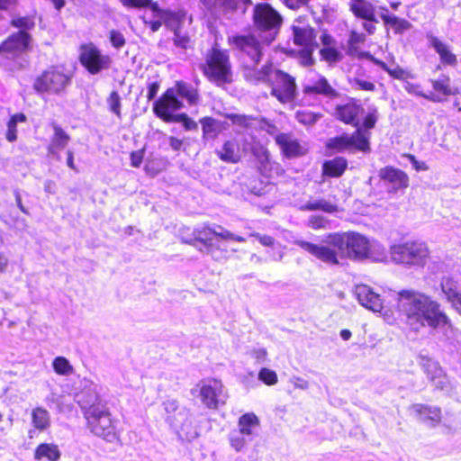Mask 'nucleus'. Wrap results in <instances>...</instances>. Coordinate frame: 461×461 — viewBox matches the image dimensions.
I'll return each mask as SVG.
<instances>
[{
    "mask_svg": "<svg viewBox=\"0 0 461 461\" xmlns=\"http://www.w3.org/2000/svg\"><path fill=\"white\" fill-rule=\"evenodd\" d=\"M394 308L399 321L411 331L418 332L425 326L433 330L444 326L452 328L441 304L422 292L414 289L398 291Z\"/></svg>",
    "mask_w": 461,
    "mask_h": 461,
    "instance_id": "1",
    "label": "nucleus"
},
{
    "mask_svg": "<svg viewBox=\"0 0 461 461\" xmlns=\"http://www.w3.org/2000/svg\"><path fill=\"white\" fill-rule=\"evenodd\" d=\"M379 118L376 108H371L365 115L361 128H357L348 134L344 132L328 140L326 149L334 152L341 153L344 151L361 152L367 154L371 152V132Z\"/></svg>",
    "mask_w": 461,
    "mask_h": 461,
    "instance_id": "2",
    "label": "nucleus"
},
{
    "mask_svg": "<svg viewBox=\"0 0 461 461\" xmlns=\"http://www.w3.org/2000/svg\"><path fill=\"white\" fill-rule=\"evenodd\" d=\"M199 68L203 77L217 87L225 88L235 81L230 52L217 44L207 50Z\"/></svg>",
    "mask_w": 461,
    "mask_h": 461,
    "instance_id": "3",
    "label": "nucleus"
},
{
    "mask_svg": "<svg viewBox=\"0 0 461 461\" xmlns=\"http://www.w3.org/2000/svg\"><path fill=\"white\" fill-rule=\"evenodd\" d=\"M213 237H219L222 240H230L238 242H244L246 239L242 236H237L230 230L217 232L208 226L196 228L193 230V236L183 240V242L195 247L199 251L211 255L212 258L220 261L229 258V251L225 247L213 242Z\"/></svg>",
    "mask_w": 461,
    "mask_h": 461,
    "instance_id": "4",
    "label": "nucleus"
},
{
    "mask_svg": "<svg viewBox=\"0 0 461 461\" xmlns=\"http://www.w3.org/2000/svg\"><path fill=\"white\" fill-rule=\"evenodd\" d=\"M347 232H331L325 236V245H317L306 240H297L296 245L319 260L331 265L339 263V257L349 259Z\"/></svg>",
    "mask_w": 461,
    "mask_h": 461,
    "instance_id": "5",
    "label": "nucleus"
},
{
    "mask_svg": "<svg viewBox=\"0 0 461 461\" xmlns=\"http://www.w3.org/2000/svg\"><path fill=\"white\" fill-rule=\"evenodd\" d=\"M32 37L29 32L18 31L12 33L0 43V61L9 70L23 69L25 65L20 56L32 49Z\"/></svg>",
    "mask_w": 461,
    "mask_h": 461,
    "instance_id": "6",
    "label": "nucleus"
},
{
    "mask_svg": "<svg viewBox=\"0 0 461 461\" xmlns=\"http://www.w3.org/2000/svg\"><path fill=\"white\" fill-rule=\"evenodd\" d=\"M252 22L256 30L266 34L265 39L270 43L279 32L283 17L270 4L258 3L253 7Z\"/></svg>",
    "mask_w": 461,
    "mask_h": 461,
    "instance_id": "7",
    "label": "nucleus"
},
{
    "mask_svg": "<svg viewBox=\"0 0 461 461\" xmlns=\"http://www.w3.org/2000/svg\"><path fill=\"white\" fill-rule=\"evenodd\" d=\"M179 98L185 100L189 105H196L200 100L199 90L191 83L183 80L176 81L175 85L167 88L154 103V108L182 109L184 104Z\"/></svg>",
    "mask_w": 461,
    "mask_h": 461,
    "instance_id": "8",
    "label": "nucleus"
},
{
    "mask_svg": "<svg viewBox=\"0 0 461 461\" xmlns=\"http://www.w3.org/2000/svg\"><path fill=\"white\" fill-rule=\"evenodd\" d=\"M390 253L392 260L397 264L421 267L426 265L430 256L427 244L417 240L395 244L391 247Z\"/></svg>",
    "mask_w": 461,
    "mask_h": 461,
    "instance_id": "9",
    "label": "nucleus"
},
{
    "mask_svg": "<svg viewBox=\"0 0 461 461\" xmlns=\"http://www.w3.org/2000/svg\"><path fill=\"white\" fill-rule=\"evenodd\" d=\"M227 43L239 57L250 61L253 67L258 66L262 59L263 42L252 32L229 36Z\"/></svg>",
    "mask_w": 461,
    "mask_h": 461,
    "instance_id": "10",
    "label": "nucleus"
},
{
    "mask_svg": "<svg viewBox=\"0 0 461 461\" xmlns=\"http://www.w3.org/2000/svg\"><path fill=\"white\" fill-rule=\"evenodd\" d=\"M71 83V76L60 67H50L42 72L33 83L34 90L39 94H61Z\"/></svg>",
    "mask_w": 461,
    "mask_h": 461,
    "instance_id": "11",
    "label": "nucleus"
},
{
    "mask_svg": "<svg viewBox=\"0 0 461 461\" xmlns=\"http://www.w3.org/2000/svg\"><path fill=\"white\" fill-rule=\"evenodd\" d=\"M267 85L270 87V95L281 104L291 103L296 96L295 78L283 70L275 68Z\"/></svg>",
    "mask_w": 461,
    "mask_h": 461,
    "instance_id": "12",
    "label": "nucleus"
},
{
    "mask_svg": "<svg viewBox=\"0 0 461 461\" xmlns=\"http://www.w3.org/2000/svg\"><path fill=\"white\" fill-rule=\"evenodd\" d=\"M199 397L207 408L216 410L225 404L226 393L221 380L209 377L202 379L197 384Z\"/></svg>",
    "mask_w": 461,
    "mask_h": 461,
    "instance_id": "13",
    "label": "nucleus"
},
{
    "mask_svg": "<svg viewBox=\"0 0 461 461\" xmlns=\"http://www.w3.org/2000/svg\"><path fill=\"white\" fill-rule=\"evenodd\" d=\"M86 420L87 427L95 435L108 442H113L117 438L111 414L106 407L96 412H89V416Z\"/></svg>",
    "mask_w": 461,
    "mask_h": 461,
    "instance_id": "14",
    "label": "nucleus"
},
{
    "mask_svg": "<svg viewBox=\"0 0 461 461\" xmlns=\"http://www.w3.org/2000/svg\"><path fill=\"white\" fill-rule=\"evenodd\" d=\"M293 42L300 48H319L318 31L309 23L307 15L298 16L291 26Z\"/></svg>",
    "mask_w": 461,
    "mask_h": 461,
    "instance_id": "15",
    "label": "nucleus"
},
{
    "mask_svg": "<svg viewBox=\"0 0 461 461\" xmlns=\"http://www.w3.org/2000/svg\"><path fill=\"white\" fill-rule=\"evenodd\" d=\"M365 113V108L360 101L354 97H349L347 102L338 104L334 107V118L346 125L361 128L360 119Z\"/></svg>",
    "mask_w": 461,
    "mask_h": 461,
    "instance_id": "16",
    "label": "nucleus"
},
{
    "mask_svg": "<svg viewBox=\"0 0 461 461\" xmlns=\"http://www.w3.org/2000/svg\"><path fill=\"white\" fill-rule=\"evenodd\" d=\"M80 62L89 73L97 74L110 67L111 59L93 44H86L81 47Z\"/></svg>",
    "mask_w": 461,
    "mask_h": 461,
    "instance_id": "17",
    "label": "nucleus"
},
{
    "mask_svg": "<svg viewBox=\"0 0 461 461\" xmlns=\"http://www.w3.org/2000/svg\"><path fill=\"white\" fill-rule=\"evenodd\" d=\"M248 143L237 138H230L222 143L220 149L215 150L218 158L227 164H238L248 153Z\"/></svg>",
    "mask_w": 461,
    "mask_h": 461,
    "instance_id": "18",
    "label": "nucleus"
},
{
    "mask_svg": "<svg viewBox=\"0 0 461 461\" xmlns=\"http://www.w3.org/2000/svg\"><path fill=\"white\" fill-rule=\"evenodd\" d=\"M274 140L281 154L286 158H300L306 155L308 151L305 145L292 132H280L275 136Z\"/></svg>",
    "mask_w": 461,
    "mask_h": 461,
    "instance_id": "19",
    "label": "nucleus"
},
{
    "mask_svg": "<svg viewBox=\"0 0 461 461\" xmlns=\"http://www.w3.org/2000/svg\"><path fill=\"white\" fill-rule=\"evenodd\" d=\"M320 40L322 45L319 51L321 60L327 62L329 65H334L343 59L344 55L336 39L327 29L321 31Z\"/></svg>",
    "mask_w": 461,
    "mask_h": 461,
    "instance_id": "20",
    "label": "nucleus"
},
{
    "mask_svg": "<svg viewBox=\"0 0 461 461\" xmlns=\"http://www.w3.org/2000/svg\"><path fill=\"white\" fill-rule=\"evenodd\" d=\"M378 176L384 183L390 185V192L393 193L404 190L409 186L410 180L408 175L403 170L393 166L380 168Z\"/></svg>",
    "mask_w": 461,
    "mask_h": 461,
    "instance_id": "21",
    "label": "nucleus"
},
{
    "mask_svg": "<svg viewBox=\"0 0 461 461\" xmlns=\"http://www.w3.org/2000/svg\"><path fill=\"white\" fill-rule=\"evenodd\" d=\"M349 259L359 260L370 256L371 247L368 239L356 231H346Z\"/></svg>",
    "mask_w": 461,
    "mask_h": 461,
    "instance_id": "22",
    "label": "nucleus"
},
{
    "mask_svg": "<svg viewBox=\"0 0 461 461\" xmlns=\"http://www.w3.org/2000/svg\"><path fill=\"white\" fill-rule=\"evenodd\" d=\"M421 367L436 390H443L447 385V376L437 361L429 357H423L421 359Z\"/></svg>",
    "mask_w": 461,
    "mask_h": 461,
    "instance_id": "23",
    "label": "nucleus"
},
{
    "mask_svg": "<svg viewBox=\"0 0 461 461\" xmlns=\"http://www.w3.org/2000/svg\"><path fill=\"white\" fill-rule=\"evenodd\" d=\"M77 402L80 405L85 418L89 416V412H96L106 407L99 399L96 385L92 383L88 390H84L77 394Z\"/></svg>",
    "mask_w": 461,
    "mask_h": 461,
    "instance_id": "24",
    "label": "nucleus"
},
{
    "mask_svg": "<svg viewBox=\"0 0 461 461\" xmlns=\"http://www.w3.org/2000/svg\"><path fill=\"white\" fill-rule=\"evenodd\" d=\"M356 295L359 303L365 308L375 312H380L383 309V301L379 294L366 285H359L356 287Z\"/></svg>",
    "mask_w": 461,
    "mask_h": 461,
    "instance_id": "25",
    "label": "nucleus"
},
{
    "mask_svg": "<svg viewBox=\"0 0 461 461\" xmlns=\"http://www.w3.org/2000/svg\"><path fill=\"white\" fill-rule=\"evenodd\" d=\"M411 411L422 421L436 427L442 420V411L438 406L424 403H414L411 406Z\"/></svg>",
    "mask_w": 461,
    "mask_h": 461,
    "instance_id": "26",
    "label": "nucleus"
},
{
    "mask_svg": "<svg viewBox=\"0 0 461 461\" xmlns=\"http://www.w3.org/2000/svg\"><path fill=\"white\" fill-rule=\"evenodd\" d=\"M178 109L168 107L154 108L156 115L166 122H181L185 131H194L197 129V123L190 118L185 113L173 114L172 113Z\"/></svg>",
    "mask_w": 461,
    "mask_h": 461,
    "instance_id": "27",
    "label": "nucleus"
},
{
    "mask_svg": "<svg viewBox=\"0 0 461 461\" xmlns=\"http://www.w3.org/2000/svg\"><path fill=\"white\" fill-rule=\"evenodd\" d=\"M352 14L363 21L377 22L376 8L369 0H350L348 4Z\"/></svg>",
    "mask_w": 461,
    "mask_h": 461,
    "instance_id": "28",
    "label": "nucleus"
},
{
    "mask_svg": "<svg viewBox=\"0 0 461 461\" xmlns=\"http://www.w3.org/2000/svg\"><path fill=\"white\" fill-rule=\"evenodd\" d=\"M429 46L439 56L440 63L443 66L456 67L458 63L457 57L452 52L450 47L439 38L429 35Z\"/></svg>",
    "mask_w": 461,
    "mask_h": 461,
    "instance_id": "29",
    "label": "nucleus"
},
{
    "mask_svg": "<svg viewBox=\"0 0 461 461\" xmlns=\"http://www.w3.org/2000/svg\"><path fill=\"white\" fill-rule=\"evenodd\" d=\"M185 17V12L184 10L172 11L168 9L167 13L164 14L163 20H152L149 22V26L153 32H157L164 23L173 32L178 31L181 28Z\"/></svg>",
    "mask_w": 461,
    "mask_h": 461,
    "instance_id": "30",
    "label": "nucleus"
},
{
    "mask_svg": "<svg viewBox=\"0 0 461 461\" xmlns=\"http://www.w3.org/2000/svg\"><path fill=\"white\" fill-rule=\"evenodd\" d=\"M52 128L54 134L50 139V142L47 148L48 153L57 160H60L59 151L65 149L70 140L69 135L58 124L53 123Z\"/></svg>",
    "mask_w": 461,
    "mask_h": 461,
    "instance_id": "31",
    "label": "nucleus"
},
{
    "mask_svg": "<svg viewBox=\"0 0 461 461\" xmlns=\"http://www.w3.org/2000/svg\"><path fill=\"white\" fill-rule=\"evenodd\" d=\"M431 85L433 91L429 95H423L424 98L429 101L435 103L442 102L445 97L456 94V91L452 90L450 86V79L447 76H444L438 79H432Z\"/></svg>",
    "mask_w": 461,
    "mask_h": 461,
    "instance_id": "32",
    "label": "nucleus"
},
{
    "mask_svg": "<svg viewBox=\"0 0 461 461\" xmlns=\"http://www.w3.org/2000/svg\"><path fill=\"white\" fill-rule=\"evenodd\" d=\"M348 159L341 156L334 157L324 160L321 165V176L329 178H339L344 175L348 169Z\"/></svg>",
    "mask_w": 461,
    "mask_h": 461,
    "instance_id": "33",
    "label": "nucleus"
},
{
    "mask_svg": "<svg viewBox=\"0 0 461 461\" xmlns=\"http://www.w3.org/2000/svg\"><path fill=\"white\" fill-rule=\"evenodd\" d=\"M303 93L307 95H324L330 98L339 96L338 91L332 87L325 77H321L312 84L303 86Z\"/></svg>",
    "mask_w": 461,
    "mask_h": 461,
    "instance_id": "34",
    "label": "nucleus"
},
{
    "mask_svg": "<svg viewBox=\"0 0 461 461\" xmlns=\"http://www.w3.org/2000/svg\"><path fill=\"white\" fill-rule=\"evenodd\" d=\"M382 10L385 11L380 15L385 30H392L394 34H402L411 28V23L408 20L388 14L385 7H382Z\"/></svg>",
    "mask_w": 461,
    "mask_h": 461,
    "instance_id": "35",
    "label": "nucleus"
},
{
    "mask_svg": "<svg viewBox=\"0 0 461 461\" xmlns=\"http://www.w3.org/2000/svg\"><path fill=\"white\" fill-rule=\"evenodd\" d=\"M61 456V452L58 445L53 443H41L40 444L33 454L35 460L47 459L48 461H59Z\"/></svg>",
    "mask_w": 461,
    "mask_h": 461,
    "instance_id": "36",
    "label": "nucleus"
},
{
    "mask_svg": "<svg viewBox=\"0 0 461 461\" xmlns=\"http://www.w3.org/2000/svg\"><path fill=\"white\" fill-rule=\"evenodd\" d=\"M216 9L221 10L223 14H232L239 9L243 12L252 5V0H215Z\"/></svg>",
    "mask_w": 461,
    "mask_h": 461,
    "instance_id": "37",
    "label": "nucleus"
},
{
    "mask_svg": "<svg viewBox=\"0 0 461 461\" xmlns=\"http://www.w3.org/2000/svg\"><path fill=\"white\" fill-rule=\"evenodd\" d=\"M274 71L275 68H273L272 63H267L262 66L259 69L249 71V73L246 74V80L254 84H258L259 82H266L268 84Z\"/></svg>",
    "mask_w": 461,
    "mask_h": 461,
    "instance_id": "38",
    "label": "nucleus"
},
{
    "mask_svg": "<svg viewBox=\"0 0 461 461\" xmlns=\"http://www.w3.org/2000/svg\"><path fill=\"white\" fill-rule=\"evenodd\" d=\"M203 130V140L216 139L221 131L219 122L211 116H205L200 119Z\"/></svg>",
    "mask_w": 461,
    "mask_h": 461,
    "instance_id": "39",
    "label": "nucleus"
},
{
    "mask_svg": "<svg viewBox=\"0 0 461 461\" xmlns=\"http://www.w3.org/2000/svg\"><path fill=\"white\" fill-rule=\"evenodd\" d=\"M32 423L36 429L46 430L50 426V412L42 407L34 408L32 411Z\"/></svg>",
    "mask_w": 461,
    "mask_h": 461,
    "instance_id": "40",
    "label": "nucleus"
},
{
    "mask_svg": "<svg viewBox=\"0 0 461 461\" xmlns=\"http://www.w3.org/2000/svg\"><path fill=\"white\" fill-rule=\"evenodd\" d=\"M303 209L308 211H322L328 213H334L339 212V206L336 203L328 202L326 200H316L310 201L304 206Z\"/></svg>",
    "mask_w": 461,
    "mask_h": 461,
    "instance_id": "41",
    "label": "nucleus"
},
{
    "mask_svg": "<svg viewBox=\"0 0 461 461\" xmlns=\"http://www.w3.org/2000/svg\"><path fill=\"white\" fill-rule=\"evenodd\" d=\"M230 122L240 128L249 130L254 127L257 118L252 115L230 113L227 115Z\"/></svg>",
    "mask_w": 461,
    "mask_h": 461,
    "instance_id": "42",
    "label": "nucleus"
},
{
    "mask_svg": "<svg viewBox=\"0 0 461 461\" xmlns=\"http://www.w3.org/2000/svg\"><path fill=\"white\" fill-rule=\"evenodd\" d=\"M258 419L254 413H245L239 420L240 431L244 435L252 433V427L258 425Z\"/></svg>",
    "mask_w": 461,
    "mask_h": 461,
    "instance_id": "43",
    "label": "nucleus"
},
{
    "mask_svg": "<svg viewBox=\"0 0 461 461\" xmlns=\"http://www.w3.org/2000/svg\"><path fill=\"white\" fill-rule=\"evenodd\" d=\"M366 34L351 30L348 39V52L349 54H356L360 44L365 43Z\"/></svg>",
    "mask_w": 461,
    "mask_h": 461,
    "instance_id": "44",
    "label": "nucleus"
},
{
    "mask_svg": "<svg viewBox=\"0 0 461 461\" xmlns=\"http://www.w3.org/2000/svg\"><path fill=\"white\" fill-rule=\"evenodd\" d=\"M385 72L392 78L401 81H407L408 79L414 78L415 77L411 70L402 68L399 65H396L393 68L387 66V69L385 70Z\"/></svg>",
    "mask_w": 461,
    "mask_h": 461,
    "instance_id": "45",
    "label": "nucleus"
},
{
    "mask_svg": "<svg viewBox=\"0 0 461 461\" xmlns=\"http://www.w3.org/2000/svg\"><path fill=\"white\" fill-rule=\"evenodd\" d=\"M11 25L28 32L35 27V21L32 16H15L11 20Z\"/></svg>",
    "mask_w": 461,
    "mask_h": 461,
    "instance_id": "46",
    "label": "nucleus"
},
{
    "mask_svg": "<svg viewBox=\"0 0 461 461\" xmlns=\"http://www.w3.org/2000/svg\"><path fill=\"white\" fill-rule=\"evenodd\" d=\"M55 372L59 375H68L72 373L73 367L64 357H57L52 363Z\"/></svg>",
    "mask_w": 461,
    "mask_h": 461,
    "instance_id": "47",
    "label": "nucleus"
},
{
    "mask_svg": "<svg viewBox=\"0 0 461 461\" xmlns=\"http://www.w3.org/2000/svg\"><path fill=\"white\" fill-rule=\"evenodd\" d=\"M350 86L358 91L374 92L375 90V83L359 77H353L348 80Z\"/></svg>",
    "mask_w": 461,
    "mask_h": 461,
    "instance_id": "48",
    "label": "nucleus"
},
{
    "mask_svg": "<svg viewBox=\"0 0 461 461\" xmlns=\"http://www.w3.org/2000/svg\"><path fill=\"white\" fill-rule=\"evenodd\" d=\"M319 115L308 110H298L295 113V119L303 125H312L318 120Z\"/></svg>",
    "mask_w": 461,
    "mask_h": 461,
    "instance_id": "49",
    "label": "nucleus"
},
{
    "mask_svg": "<svg viewBox=\"0 0 461 461\" xmlns=\"http://www.w3.org/2000/svg\"><path fill=\"white\" fill-rule=\"evenodd\" d=\"M258 379L267 385H275L278 377L276 373L274 370H271L267 367H263L258 372Z\"/></svg>",
    "mask_w": 461,
    "mask_h": 461,
    "instance_id": "50",
    "label": "nucleus"
},
{
    "mask_svg": "<svg viewBox=\"0 0 461 461\" xmlns=\"http://www.w3.org/2000/svg\"><path fill=\"white\" fill-rule=\"evenodd\" d=\"M318 48H301L298 51L301 65L304 67H311L315 63L313 59V52Z\"/></svg>",
    "mask_w": 461,
    "mask_h": 461,
    "instance_id": "51",
    "label": "nucleus"
},
{
    "mask_svg": "<svg viewBox=\"0 0 461 461\" xmlns=\"http://www.w3.org/2000/svg\"><path fill=\"white\" fill-rule=\"evenodd\" d=\"M440 285L447 300L459 292L457 290L456 283L452 277L443 278Z\"/></svg>",
    "mask_w": 461,
    "mask_h": 461,
    "instance_id": "52",
    "label": "nucleus"
},
{
    "mask_svg": "<svg viewBox=\"0 0 461 461\" xmlns=\"http://www.w3.org/2000/svg\"><path fill=\"white\" fill-rule=\"evenodd\" d=\"M330 221L321 215H312L308 220V226L312 230L326 229Z\"/></svg>",
    "mask_w": 461,
    "mask_h": 461,
    "instance_id": "53",
    "label": "nucleus"
},
{
    "mask_svg": "<svg viewBox=\"0 0 461 461\" xmlns=\"http://www.w3.org/2000/svg\"><path fill=\"white\" fill-rule=\"evenodd\" d=\"M146 9L151 11L153 20H163L164 14L168 10L160 7L158 2H153L152 0H146Z\"/></svg>",
    "mask_w": 461,
    "mask_h": 461,
    "instance_id": "54",
    "label": "nucleus"
},
{
    "mask_svg": "<svg viewBox=\"0 0 461 461\" xmlns=\"http://www.w3.org/2000/svg\"><path fill=\"white\" fill-rule=\"evenodd\" d=\"M174 44L181 49H187L191 45V38L187 34H182L180 30L174 32Z\"/></svg>",
    "mask_w": 461,
    "mask_h": 461,
    "instance_id": "55",
    "label": "nucleus"
},
{
    "mask_svg": "<svg viewBox=\"0 0 461 461\" xmlns=\"http://www.w3.org/2000/svg\"><path fill=\"white\" fill-rule=\"evenodd\" d=\"M107 103L109 104L110 110L113 113L119 115L120 108H121V98L119 96V94L116 91H113L111 93L110 96L107 99Z\"/></svg>",
    "mask_w": 461,
    "mask_h": 461,
    "instance_id": "56",
    "label": "nucleus"
},
{
    "mask_svg": "<svg viewBox=\"0 0 461 461\" xmlns=\"http://www.w3.org/2000/svg\"><path fill=\"white\" fill-rule=\"evenodd\" d=\"M251 237L256 238L258 242L264 247H274L276 240L275 238L269 235H261L259 233H251Z\"/></svg>",
    "mask_w": 461,
    "mask_h": 461,
    "instance_id": "57",
    "label": "nucleus"
},
{
    "mask_svg": "<svg viewBox=\"0 0 461 461\" xmlns=\"http://www.w3.org/2000/svg\"><path fill=\"white\" fill-rule=\"evenodd\" d=\"M250 356L257 364H262L267 360V351L266 348H254L251 350Z\"/></svg>",
    "mask_w": 461,
    "mask_h": 461,
    "instance_id": "58",
    "label": "nucleus"
},
{
    "mask_svg": "<svg viewBox=\"0 0 461 461\" xmlns=\"http://www.w3.org/2000/svg\"><path fill=\"white\" fill-rule=\"evenodd\" d=\"M358 57L359 58H366L368 59L370 61H372L374 64H375L376 66H378L380 68H382L384 71H385L387 69V64L381 60V59H378L376 58H375L372 54H370L369 52H361L358 54Z\"/></svg>",
    "mask_w": 461,
    "mask_h": 461,
    "instance_id": "59",
    "label": "nucleus"
},
{
    "mask_svg": "<svg viewBox=\"0 0 461 461\" xmlns=\"http://www.w3.org/2000/svg\"><path fill=\"white\" fill-rule=\"evenodd\" d=\"M110 40L115 48H121L124 45L125 42L123 35L121 32L115 31L111 32Z\"/></svg>",
    "mask_w": 461,
    "mask_h": 461,
    "instance_id": "60",
    "label": "nucleus"
},
{
    "mask_svg": "<svg viewBox=\"0 0 461 461\" xmlns=\"http://www.w3.org/2000/svg\"><path fill=\"white\" fill-rule=\"evenodd\" d=\"M16 125L14 121H9L7 123V132H6V140L10 142L16 140L17 139V131Z\"/></svg>",
    "mask_w": 461,
    "mask_h": 461,
    "instance_id": "61",
    "label": "nucleus"
},
{
    "mask_svg": "<svg viewBox=\"0 0 461 461\" xmlns=\"http://www.w3.org/2000/svg\"><path fill=\"white\" fill-rule=\"evenodd\" d=\"M452 307L456 309L461 314V293L457 292L454 296L447 300Z\"/></svg>",
    "mask_w": 461,
    "mask_h": 461,
    "instance_id": "62",
    "label": "nucleus"
},
{
    "mask_svg": "<svg viewBox=\"0 0 461 461\" xmlns=\"http://www.w3.org/2000/svg\"><path fill=\"white\" fill-rule=\"evenodd\" d=\"M404 88L410 94L420 95L422 97L423 95H426L425 94L421 93V91L420 90V86L419 85L406 82Z\"/></svg>",
    "mask_w": 461,
    "mask_h": 461,
    "instance_id": "63",
    "label": "nucleus"
},
{
    "mask_svg": "<svg viewBox=\"0 0 461 461\" xmlns=\"http://www.w3.org/2000/svg\"><path fill=\"white\" fill-rule=\"evenodd\" d=\"M378 23V21L377 22L364 21L362 27L368 35H374L376 32L375 23Z\"/></svg>",
    "mask_w": 461,
    "mask_h": 461,
    "instance_id": "64",
    "label": "nucleus"
}]
</instances>
